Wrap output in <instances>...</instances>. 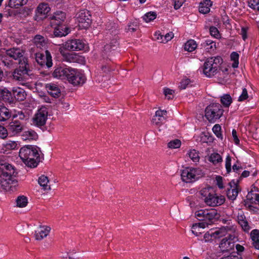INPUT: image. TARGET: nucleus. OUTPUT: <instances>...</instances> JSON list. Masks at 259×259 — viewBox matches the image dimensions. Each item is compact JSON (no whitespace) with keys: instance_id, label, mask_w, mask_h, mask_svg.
<instances>
[{"instance_id":"nucleus-1","label":"nucleus","mask_w":259,"mask_h":259,"mask_svg":"<svg viewBox=\"0 0 259 259\" xmlns=\"http://www.w3.org/2000/svg\"><path fill=\"white\" fill-rule=\"evenodd\" d=\"M32 75L27 59L23 58L19 61V67L13 71V78L14 80L24 84Z\"/></svg>"},{"instance_id":"nucleus-2","label":"nucleus","mask_w":259,"mask_h":259,"mask_svg":"<svg viewBox=\"0 0 259 259\" xmlns=\"http://www.w3.org/2000/svg\"><path fill=\"white\" fill-rule=\"evenodd\" d=\"M199 193L204 202L210 206H219L223 204L225 201V197L217 195L211 187L202 189Z\"/></svg>"},{"instance_id":"nucleus-3","label":"nucleus","mask_w":259,"mask_h":259,"mask_svg":"<svg viewBox=\"0 0 259 259\" xmlns=\"http://www.w3.org/2000/svg\"><path fill=\"white\" fill-rule=\"evenodd\" d=\"M222 63V59L220 57L207 59L202 67L203 73L207 77H213L220 72Z\"/></svg>"},{"instance_id":"nucleus-4","label":"nucleus","mask_w":259,"mask_h":259,"mask_svg":"<svg viewBox=\"0 0 259 259\" xmlns=\"http://www.w3.org/2000/svg\"><path fill=\"white\" fill-rule=\"evenodd\" d=\"M196 218L202 221V225L208 226L215 222L220 217V214L215 209H201L195 212Z\"/></svg>"},{"instance_id":"nucleus-5","label":"nucleus","mask_w":259,"mask_h":259,"mask_svg":"<svg viewBox=\"0 0 259 259\" xmlns=\"http://www.w3.org/2000/svg\"><path fill=\"white\" fill-rule=\"evenodd\" d=\"M224 110L218 103H212L206 107L205 116L210 122L214 123L223 115Z\"/></svg>"},{"instance_id":"nucleus-6","label":"nucleus","mask_w":259,"mask_h":259,"mask_svg":"<svg viewBox=\"0 0 259 259\" xmlns=\"http://www.w3.org/2000/svg\"><path fill=\"white\" fill-rule=\"evenodd\" d=\"M203 176V172L200 168L186 167L182 171L181 178L183 182L187 183H193Z\"/></svg>"},{"instance_id":"nucleus-7","label":"nucleus","mask_w":259,"mask_h":259,"mask_svg":"<svg viewBox=\"0 0 259 259\" xmlns=\"http://www.w3.org/2000/svg\"><path fill=\"white\" fill-rule=\"evenodd\" d=\"M48 109L42 106L40 108L32 118V123L35 126L40 127L45 125L48 119Z\"/></svg>"},{"instance_id":"nucleus-8","label":"nucleus","mask_w":259,"mask_h":259,"mask_svg":"<svg viewBox=\"0 0 259 259\" xmlns=\"http://www.w3.org/2000/svg\"><path fill=\"white\" fill-rule=\"evenodd\" d=\"M67 79L69 82L74 86L81 85L86 81L85 76L83 74L76 72L72 68L70 70Z\"/></svg>"},{"instance_id":"nucleus-9","label":"nucleus","mask_w":259,"mask_h":259,"mask_svg":"<svg viewBox=\"0 0 259 259\" xmlns=\"http://www.w3.org/2000/svg\"><path fill=\"white\" fill-rule=\"evenodd\" d=\"M77 20L78 26L80 28H88L92 23L91 15L90 12L86 10L80 11L78 13Z\"/></svg>"},{"instance_id":"nucleus-10","label":"nucleus","mask_w":259,"mask_h":259,"mask_svg":"<svg viewBox=\"0 0 259 259\" xmlns=\"http://www.w3.org/2000/svg\"><path fill=\"white\" fill-rule=\"evenodd\" d=\"M35 60L40 66H46L47 68H51L53 65L52 56L48 50L45 51V55L40 53H36Z\"/></svg>"},{"instance_id":"nucleus-11","label":"nucleus","mask_w":259,"mask_h":259,"mask_svg":"<svg viewBox=\"0 0 259 259\" xmlns=\"http://www.w3.org/2000/svg\"><path fill=\"white\" fill-rule=\"evenodd\" d=\"M16 177L7 175L0 174V185L5 190L9 191L12 187V185L15 186L17 183Z\"/></svg>"},{"instance_id":"nucleus-12","label":"nucleus","mask_w":259,"mask_h":259,"mask_svg":"<svg viewBox=\"0 0 259 259\" xmlns=\"http://www.w3.org/2000/svg\"><path fill=\"white\" fill-rule=\"evenodd\" d=\"M37 149L39 148L35 146H25L20 149L19 156L23 162L27 161L30 154L36 153Z\"/></svg>"},{"instance_id":"nucleus-13","label":"nucleus","mask_w":259,"mask_h":259,"mask_svg":"<svg viewBox=\"0 0 259 259\" xmlns=\"http://www.w3.org/2000/svg\"><path fill=\"white\" fill-rule=\"evenodd\" d=\"M84 47V44L80 39L68 40L64 44V48L71 51L81 50Z\"/></svg>"},{"instance_id":"nucleus-14","label":"nucleus","mask_w":259,"mask_h":259,"mask_svg":"<svg viewBox=\"0 0 259 259\" xmlns=\"http://www.w3.org/2000/svg\"><path fill=\"white\" fill-rule=\"evenodd\" d=\"M50 11V8L46 3H41L37 6L35 11V20H42L47 17Z\"/></svg>"},{"instance_id":"nucleus-15","label":"nucleus","mask_w":259,"mask_h":259,"mask_svg":"<svg viewBox=\"0 0 259 259\" xmlns=\"http://www.w3.org/2000/svg\"><path fill=\"white\" fill-rule=\"evenodd\" d=\"M71 68H65L60 66H56L54 70L52 72L54 78L64 79L67 78L68 74L70 73Z\"/></svg>"},{"instance_id":"nucleus-16","label":"nucleus","mask_w":259,"mask_h":259,"mask_svg":"<svg viewBox=\"0 0 259 259\" xmlns=\"http://www.w3.org/2000/svg\"><path fill=\"white\" fill-rule=\"evenodd\" d=\"M0 174L16 177L17 173L13 166L4 161H0Z\"/></svg>"},{"instance_id":"nucleus-17","label":"nucleus","mask_w":259,"mask_h":259,"mask_svg":"<svg viewBox=\"0 0 259 259\" xmlns=\"http://www.w3.org/2000/svg\"><path fill=\"white\" fill-rule=\"evenodd\" d=\"M66 19V14L62 11H57L51 17V24L52 26L63 24Z\"/></svg>"},{"instance_id":"nucleus-18","label":"nucleus","mask_w":259,"mask_h":259,"mask_svg":"<svg viewBox=\"0 0 259 259\" xmlns=\"http://www.w3.org/2000/svg\"><path fill=\"white\" fill-rule=\"evenodd\" d=\"M51 228L47 226H40L35 231L34 237L36 240L40 241L46 238L50 233Z\"/></svg>"},{"instance_id":"nucleus-19","label":"nucleus","mask_w":259,"mask_h":259,"mask_svg":"<svg viewBox=\"0 0 259 259\" xmlns=\"http://www.w3.org/2000/svg\"><path fill=\"white\" fill-rule=\"evenodd\" d=\"M166 113L167 111L165 110H157L152 119L153 124L158 127L162 125L166 119L164 115L166 114Z\"/></svg>"},{"instance_id":"nucleus-20","label":"nucleus","mask_w":259,"mask_h":259,"mask_svg":"<svg viewBox=\"0 0 259 259\" xmlns=\"http://www.w3.org/2000/svg\"><path fill=\"white\" fill-rule=\"evenodd\" d=\"M38 150L39 149H37L36 153L30 154V156H29V158H28V160L27 161L24 162L28 167L31 168L35 167L40 161V157L38 153Z\"/></svg>"},{"instance_id":"nucleus-21","label":"nucleus","mask_w":259,"mask_h":259,"mask_svg":"<svg viewBox=\"0 0 259 259\" xmlns=\"http://www.w3.org/2000/svg\"><path fill=\"white\" fill-rule=\"evenodd\" d=\"M234 228L233 226H226L223 227L219 229L216 230L213 233H211V237H213L214 239L220 238L221 237L225 236L228 232H234Z\"/></svg>"},{"instance_id":"nucleus-22","label":"nucleus","mask_w":259,"mask_h":259,"mask_svg":"<svg viewBox=\"0 0 259 259\" xmlns=\"http://www.w3.org/2000/svg\"><path fill=\"white\" fill-rule=\"evenodd\" d=\"M231 189H229L227 191L228 198L232 200L236 199L239 192L238 185L234 180L229 183Z\"/></svg>"},{"instance_id":"nucleus-23","label":"nucleus","mask_w":259,"mask_h":259,"mask_svg":"<svg viewBox=\"0 0 259 259\" xmlns=\"http://www.w3.org/2000/svg\"><path fill=\"white\" fill-rule=\"evenodd\" d=\"M24 125L18 120H14L8 125V129L14 134L20 133L24 128Z\"/></svg>"},{"instance_id":"nucleus-24","label":"nucleus","mask_w":259,"mask_h":259,"mask_svg":"<svg viewBox=\"0 0 259 259\" xmlns=\"http://www.w3.org/2000/svg\"><path fill=\"white\" fill-rule=\"evenodd\" d=\"M0 101L9 103L13 102L12 94L7 88L0 89Z\"/></svg>"},{"instance_id":"nucleus-25","label":"nucleus","mask_w":259,"mask_h":259,"mask_svg":"<svg viewBox=\"0 0 259 259\" xmlns=\"http://www.w3.org/2000/svg\"><path fill=\"white\" fill-rule=\"evenodd\" d=\"M12 116L10 110L3 104H0V122L6 121Z\"/></svg>"},{"instance_id":"nucleus-26","label":"nucleus","mask_w":259,"mask_h":259,"mask_svg":"<svg viewBox=\"0 0 259 259\" xmlns=\"http://www.w3.org/2000/svg\"><path fill=\"white\" fill-rule=\"evenodd\" d=\"M6 55L14 60H17L21 58L23 55V52L18 48H12L6 50Z\"/></svg>"},{"instance_id":"nucleus-27","label":"nucleus","mask_w":259,"mask_h":259,"mask_svg":"<svg viewBox=\"0 0 259 259\" xmlns=\"http://www.w3.org/2000/svg\"><path fill=\"white\" fill-rule=\"evenodd\" d=\"M46 88L50 95L54 98H58L61 94L60 90L55 84H47Z\"/></svg>"},{"instance_id":"nucleus-28","label":"nucleus","mask_w":259,"mask_h":259,"mask_svg":"<svg viewBox=\"0 0 259 259\" xmlns=\"http://www.w3.org/2000/svg\"><path fill=\"white\" fill-rule=\"evenodd\" d=\"M55 26L54 34L55 36L62 37L66 35L68 33V28L65 25L61 24Z\"/></svg>"},{"instance_id":"nucleus-29","label":"nucleus","mask_w":259,"mask_h":259,"mask_svg":"<svg viewBox=\"0 0 259 259\" xmlns=\"http://www.w3.org/2000/svg\"><path fill=\"white\" fill-rule=\"evenodd\" d=\"M13 94L15 98L20 101H24L27 96V94L24 90L20 88H14Z\"/></svg>"},{"instance_id":"nucleus-30","label":"nucleus","mask_w":259,"mask_h":259,"mask_svg":"<svg viewBox=\"0 0 259 259\" xmlns=\"http://www.w3.org/2000/svg\"><path fill=\"white\" fill-rule=\"evenodd\" d=\"M220 248L222 252L227 251L234 248L233 242L228 241L227 238L223 239L220 244Z\"/></svg>"},{"instance_id":"nucleus-31","label":"nucleus","mask_w":259,"mask_h":259,"mask_svg":"<svg viewBox=\"0 0 259 259\" xmlns=\"http://www.w3.org/2000/svg\"><path fill=\"white\" fill-rule=\"evenodd\" d=\"M250 237L253 247L256 249H259V230L257 229L252 230L250 233Z\"/></svg>"},{"instance_id":"nucleus-32","label":"nucleus","mask_w":259,"mask_h":259,"mask_svg":"<svg viewBox=\"0 0 259 259\" xmlns=\"http://www.w3.org/2000/svg\"><path fill=\"white\" fill-rule=\"evenodd\" d=\"M139 28V25L137 21H131L127 24L124 28V30L127 33L132 34L138 30Z\"/></svg>"},{"instance_id":"nucleus-33","label":"nucleus","mask_w":259,"mask_h":259,"mask_svg":"<svg viewBox=\"0 0 259 259\" xmlns=\"http://www.w3.org/2000/svg\"><path fill=\"white\" fill-rule=\"evenodd\" d=\"M212 5L210 0H205L200 4L199 12L202 14H207L210 11V7Z\"/></svg>"},{"instance_id":"nucleus-34","label":"nucleus","mask_w":259,"mask_h":259,"mask_svg":"<svg viewBox=\"0 0 259 259\" xmlns=\"http://www.w3.org/2000/svg\"><path fill=\"white\" fill-rule=\"evenodd\" d=\"M38 182L44 190H50L51 189L50 185H48L49 181L47 176L45 175L41 176L39 178Z\"/></svg>"},{"instance_id":"nucleus-35","label":"nucleus","mask_w":259,"mask_h":259,"mask_svg":"<svg viewBox=\"0 0 259 259\" xmlns=\"http://www.w3.org/2000/svg\"><path fill=\"white\" fill-rule=\"evenodd\" d=\"M205 227L202 225V223L194 224L192 227V232L196 236H199L203 233V230Z\"/></svg>"},{"instance_id":"nucleus-36","label":"nucleus","mask_w":259,"mask_h":259,"mask_svg":"<svg viewBox=\"0 0 259 259\" xmlns=\"http://www.w3.org/2000/svg\"><path fill=\"white\" fill-rule=\"evenodd\" d=\"M17 143L15 142L10 141L3 144L1 149V153H8V151L15 149L17 147Z\"/></svg>"},{"instance_id":"nucleus-37","label":"nucleus","mask_w":259,"mask_h":259,"mask_svg":"<svg viewBox=\"0 0 259 259\" xmlns=\"http://www.w3.org/2000/svg\"><path fill=\"white\" fill-rule=\"evenodd\" d=\"M28 0H9L8 6L12 8H18L26 5Z\"/></svg>"},{"instance_id":"nucleus-38","label":"nucleus","mask_w":259,"mask_h":259,"mask_svg":"<svg viewBox=\"0 0 259 259\" xmlns=\"http://www.w3.org/2000/svg\"><path fill=\"white\" fill-rule=\"evenodd\" d=\"M61 54L63 55L64 59L69 62H75L78 60V56L73 53H65L61 51Z\"/></svg>"},{"instance_id":"nucleus-39","label":"nucleus","mask_w":259,"mask_h":259,"mask_svg":"<svg viewBox=\"0 0 259 259\" xmlns=\"http://www.w3.org/2000/svg\"><path fill=\"white\" fill-rule=\"evenodd\" d=\"M238 222L245 231H248L250 229L248 223L245 217L243 214L238 215L237 217Z\"/></svg>"},{"instance_id":"nucleus-40","label":"nucleus","mask_w":259,"mask_h":259,"mask_svg":"<svg viewBox=\"0 0 259 259\" xmlns=\"http://www.w3.org/2000/svg\"><path fill=\"white\" fill-rule=\"evenodd\" d=\"M201 46L208 52L214 51L215 49V43L210 39L205 40Z\"/></svg>"},{"instance_id":"nucleus-41","label":"nucleus","mask_w":259,"mask_h":259,"mask_svg":"<svg viewBox=\"0 0 259 259\" xmlns=\"http://www.w3.org/2000/svg\"><path fill=\"white\" fill-rule=\"evenodd\" d=\"M22 136L24 140H36L38 138L36 133L32 130L25 131Z\"/></svg>"},{"instance_id":"nucleus-42","label":"nucleus","mask_w":259,"mask_h":259,"mask_svg":"<svg viewBox=\"0 0 259 259\" xmlns=\"http://www.w3.org/2000/svg\"><path fill=\"white\" fill-rule=\"evenodd\" d=\"M208 160L214 164L221 163L222 161L221 156L218 153H212L208 158Z\"/></svg>"},{"instance_id":"nucleus-43","label":"nucleus","mask_w":259,"mask_h":259,"mask_svg":"<svg viewBox=\"0 0 259 259\" xmlns=\"http://www.w3.org/2000/svg\"><path fill=\"white\" fill-rule=\"evenodd\" d=\"M196 48L197 44L196 42L193 39H190L187 41L185 44L184 49L185 51L191 52L194 51Z\"/></svg>"},{"instance_id":"nucleus-44","label":"nucleus","mask_w":259,"mask_h":259,"mask_svg":"<svg viewBox=\"0 0 259 259\" xmlns=\"http://www.w3.org/2000/svg\"><path fill=\"white\" fill-rule=\"evenodd\" d=\"M106 29L110 31L111 33L115 34L118 30V24L114 22L109 21L106 25Z\"/></svg>"},{"instance_id":"nucleus-45","label":"nucleus","mask_w":259,"mask_h":259,"mask_svg":"<svg viewBox=\"0 0 259 259\" xmlns=\"http://www.w3.org/2000/svg\"><path fill=\"white\" fill-rule=\"evenodd\" d=\"M16 203L18 207H25L28 203L27 198L23 195L18 196L16 199Z\"/></svg>"},{"instance_id":"nucleus-46","label":"nucleus","mask_w":259,"mask_h":259,"mask_svg":"<svg viewBox=\"0 0 259 259\" xmlns=\"http://www.w3.org/2000/svg\"><path fill=\"white\" fill-rule=\"evenodd\" d=\"M188 155L189 157L194 162L197 163L199 162L200 159L199 153L195 150L193 149L191 150L188 153Z\"/></svg>"},{"instance_id":"nucleus-47","label":"nucleus","mask_w":259,"mask_h":259,"mask_svg":"<svg viewBox=\"0 0 259 259\" xmlns=\"http://www.w3.org/2000/svg\"><path fill=\"white\" fill-rule=\"evenodd\" d=\"M158 36L157 37V39H159V37H160V39H161V42H166L168 41L171 40L174 37V34L172 32L167 33L165 35H161L160 34H158Z\"/></svg>"},{"instance_id":"nucleus-48","label":"nucleus","mask_w":259,"mask_h":259,"mask_svg":"<svg viewBox=\"0 0 259 259\" xmlns=\"http://www.w3.org/2000/svg\"><path fill=\"white\" fill-rule=\"evenodd\" d=\"M2 65L4 66L7 69H10L12 68L14 62L8 58L3 57L1 61Z\"/></svg>"},{"instance_id":"nucleus-49","label":"nucleus","mask_w":259,"mask_h":259,"mask_svg":"<svg viewBox=\"0 0 259 259\" xmlns=\"http://www.w3.org/2000/svg\"><path fill=\"white\" fill-rule=\"evenodd\" d=\"M181 145V141L179 139H175L170 141L167 144V146L170 149H176L180 147Z\"/></svg>"},{"instance_id":"nucleus-50","label":"nucleus","mask_w":259,"mask_h":259,"mask_svg":"<svg viewBox=\"0 0 259 259\" xmlns=\"http://www.w3.org/2000/svg\"><path fill=\"white\" fill-rule=\"evenodd\" d=\"M156 17V14L154 12H150L146 13L143 16V19L146 22H149L154 20Z\"/></svg>"},{"instance_id":"nucleus-51","label":"nucleus","mask_w":259,"mask_h":259,"mask_svg":"<svg viewBox=\"0 0 259 259\" xmlns=\"http://www.w3.org/2000/svg\"><path fill=\"white\" fill-rule=\"evenodd\" d=\"M221 103L226 107H228L232 103V98L229 95L223 96L221 99Z\"/></svg>"},{"instance_id":"nucleus-52","label":"nucleus","mask_w":259,"mask_h":259,"mask_svg":"<svg viewBox=\"0 0 259 259\" xmlns=\"http://www.w3.org/2000/svg\"><path fill=\"white\" fill-rule=\"evenodd\" d=\"M231 58L232 60L234 61V62L232 64V67L233 68L238 67L239 64V54L237 53L234 52L231 54Z\"/></svg>"},{"instance_id":"nucleus-53","label":"nucleus","mask_w":259,"mask_h":259,"mask_svg":"<svg viewBox=\"0 0 259 259\" xmlns=\"http://www.w3.org/2000/svg\"><path fill=\"white\" fill-rule=\"evenodd\" d=\"M212 131L217 137L222 139V135L221 132V127L219 124L214 125L212 128Z\"/></svg>"},{"instance_id":"nucleus-54","label":"nucleus","mask_w":259,"mask_h":259,"mask_svg":"<svg viewBox=\"0 0 259 259\" xmlns=\"http://www.w3.org/2000/svg\"><path fill=\"white\" fill-rule=\"evenodd\" d=\"M248 4L252 9L259 11V0H250Z\"/></svg>"},{"instance_id":"nucleus-55","label":"nucleus","mask_w":259,"mask_h":259,"mask_svg":"<svg viewBox=\"0 0 259 259\" xmlns=\"http://www.w3.org/2000/svg\"><path fill=\"white\" fill-rule=\"evenodd\" d=\"M174 92V91L169 89H165L164 90V94L168 100L173 99Z\"/></svg>"},{"instance_id":"nucleus-56","label":"nucleus","mask_w":259,"mask_h":259,"mask_svg":"<svg viewBox=\"0 0 259 259\" xmlns=\"http://www.w3.org/2000/svg\"><path fill=\"white\" fill-rule=\"evenodd\" d=\"M209 32L211 35L215 38H218L220 36L218 29L214 26H211L209 28Z\"/></svg>"},{"instance_id":"nucleus-57","label":"nucleus","mask_w":259,"mask_h":259,"mask_svg":"<svg viewBox=\"0 0 259 259\" xmlns=\"http://www.w3.org/2000/svg\"><path fill=\"white\" fill-rule=\"evenodd\" d=\"M248 98L247 91L246 89H243L242 94L238 98V101L241 102L246 100Z\"/></svg>"},{"instance_id":"nucleus-58","label":"nucleus","mask_w":259,"mask_h":259,"mask_svg":"<svg viewBox=\"0 0 259 259\" xmlns=\"http://www.w3.org/2000/svg\"><path fill=\"white\" fill-rule=\"evenodd\" d=\"M190 82V80L189 79H185L180 82V84L179 85V88L181 90H184L189 85V84Z\"/></svg>"},{"instance_id":"nucleus-59","label":"nucleus","mask_w":259,"mask_h":259,"mask_svg":"<svg viewBox=\"0 0 259 259\" xmlns=\"http://www.w3.org/2000/svg\"><path fill=\"white\" fill-rule=\"evenodd\" d=\"M220 259H242L241 255L237 253V254H231L228 256H223Z\"/></svg>"},{"instance_id":"nucleus-60","label":"nucleus","mask_w":259,"mask_h":259,"mask_svg":"<svg viewBox=\"0 0 259 259\" xmlns=\"http://www.w3.org/2000/svg\"><path fill=\"white\" fill-rule=\"evenodd\" d=\"M231 158L230 156H228L226 160V168L227 173H229L231 170Z\"/></svg>"},{"instance_id":"nucleus-61","label":"nucleus","mask_w":259,"mask_h":259,"mask_svg":"<svg viewBox=\"0 0 259 259\" xmlns=\"http://www.w3.org/2000/svg\"><path fill=\"white\" fill-rule=\"evenodd\" d=\"M18 118L21 120H24L27 118V116L25 115L24 113L22 111H18L17 113L13 115V118Z\"/></svg>"},{"instance_id":"nucleus-62","label":"nucleus","mask_w":259,"mask_h":259,"mask_svg":"<svg viewBox=\"0 0 259 259\" xmlns=\"http://www.w3.org/2000/svg\"><path fill=\"white\" fill-rule=\"evenodd\" d=\"M174 3V8L176 10L179 9L185 3V0H173Z\"/></svg>"},{"instance_id":"nucleus-63","label":"nucleus","mask_w":259,"mask_h":259,"mask_svg":"<svg viewBox=\"0 0 259 259\" xmlns=\"http://www.w3.org/2000/svg\"><path fill=\"white\" fill-rule=\"evenodd\" d=\"M101 70L103 72L108 73L111 71L113 70V69L111 68L109 65L105 64L102 66Z\"/></svg>"},{"instance_id":"nucleus-64","label":"nucleus","mask_w":259,"mask_h":259,"mask_svg":"<svg viewBox=\"0 0 259 259\" xmlns=\"http://www.w3.org/2000/svg\"><path fill=\"white\" fill-rule=\"evenodd\" d=\"M0 134L2 138H6L8 136L7 130L3 126L0 125Z\"/></svg>"}]
</instances>
